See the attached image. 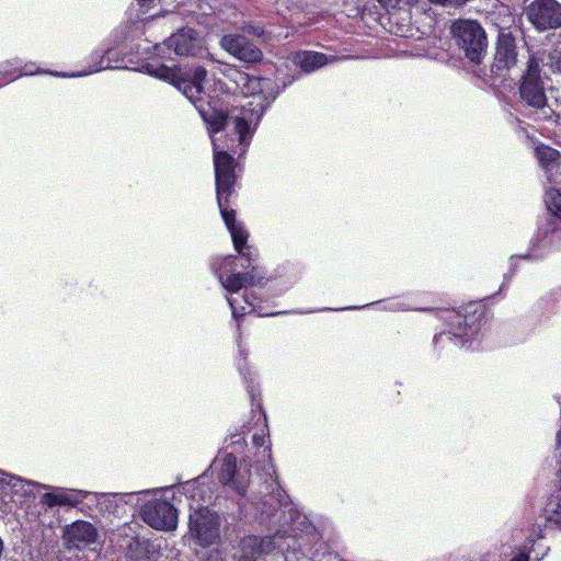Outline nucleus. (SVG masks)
Wrapping results in <instances>:
<instances>
[{"label": "nucleus", "instance_id": "nucleus-7", "mask_svg": "<svg viewBox=\"0 0 561 561\" xmlns=\"http://www.w3.org/2000/svg\"><path fill=\"white\" fill-rule=\"evenodd\" d=\"M185 537L194 545L208 548L220 539V518L207 507H199L188 517V531Z\"/></svg>", "mask_w": 561, "mask_h": 561}, {"label": "nucleus", "instance_id": "nucleus-30", "mask_svg": "<svg viewBox=\"0 0 561 561\" xmlns=\"http://www.w3.org/2000/svg\"><path fill=\"white\" fill-rule=\"evenodd\" d=\"M141 15H146L150 9L157 5V0H137Z\"/></svg>", "mask_w": 561, "mask_h": 561}, {"label": "nucleus", "instance_id": "nucleus-19", "mask_svg": "<svg viewBox=\"0 0 561 561\" xmlns=\"http://www.w3.org/2000/svg\"><path fill=\"white\" fill-rule=\"evenodd\" d=\"M243 298H244V301L245 304L248 305L249 307V311L245 310V307H241V309L239 310L236 306H234V301L231 300V299H228V302H229V306L232 310V317L234 318V320L237 321L238 323V328H240V320L247 314V313H251V312H254L256 311V309L260 307L259 306V301H257V298L255 296V291L254 289H245V293L243 295Z\"/></svg>", "mask_w": 561, "mask_h": 561}, {"label": "nucleus", "instance_id": "nucleus-24", "mask_svg": "<svg viewBox=\"0 0 561 561\" xmlns=\"http://www.w3.org/2000/svg\"><path fill=\"white\" fill-rule=\"evenodd\" d=\"M536 157L539 160V162L543 165H550L558 161L560 157V152L546 145H540L536 147Z\"/></svg>", "mask_w": 561, "mask_h": 561}, {"label": "nucleus", "instance_id": "nucleus-14", "mask_svg": "<svg viewBox=\"0 0 561 561\" xmlns=\"http://www.w3.org/2000/svg\"><path fill=\"white\" fill-rule=\"evenodd\" d=\"M244 273H232L222 278L221 274H218V278L222 283L224 287L230 293H238L243 287H262L265 284V278L259 274L257 267L254 262H251V266L247 268Z\"/></svg>", "mask_w": 561, "mask_h": 561}, {"label": "nucleus", "instance_id": "nucleus-1", "mask_svg": "<svg viewBox=\"0 0 561 561\" xmlns=\"http://www.w3.org/2000/svg\"><path fill=\"white\" fill-rule=\"evenodd\" d=\"M142 69L146 73L169 82L181 91L197 110L210 136L226 128L230 118L229 105L219 95L205 92L203 83L206 80L207 70L204 67H195L191 76L182 72L178 66L169 67L157 61L146 62Z\"/></svg>", "mask_w": 561, "mask_h": 561}, {"label": "nucleus", "instance_id": "nucleus-32", "mask_svg": "<svg viewBox=\"0 0 561 561\" xmlns=\"http://www.w3.org/2000/svg\"><path fill=\"white\" fill-rule=\"evenodd\" d=\"M549 520L561 527V502H559L557 507L552 510Z\"/></svg>", "mask_w": 561, "mask_h": 561}, {"label": "nucleus", "instance_id": "nucleus-10", "mask_svg": "<svg viewBox=\"0 0 561 561\" xmlns=\"http://www.w3.org/2000/svg\"><path fill=\"white\" fill-rule=\"evenodd\" d=\"M526 15L538 32L561 27V3L557 0H534L527 7Z\"/></svg>", "mask_w": 561, "mask_h": 561}, {"label": "nucleus", "instance_id": "nucleus-27", "mask_svg": "<svg viewBox=\"0 0 561 561\" xmlns=\"http://www.w3.org/2000/svg\"><path fill=\"white\" fill-rule=\"evenodd\" d=\"M377 1L381 4V7H383L387 10L400 8L401 4L411 5L414 2H416V0H377Z\"/></svg>", "mask_w": 561, "mask_h": 561}, {"label": "nucleus", "instance_id": "nucleus-13", "mask_svg": "<svg viewBox=\"0 0 561 561\" xmlns=\"http://www.w3.org/2000/svg\"><path fill=\"white\" fill-rule=\"evenodd\" d=\"M99 533L95 526L87 520H76L66 526L64 540L68 548L83 549L98 539Z\"/></svg>", "mask_w": 561, "mask_h": 561}, {"label": "nucleus", "instance_id": "nucleus-12", "mask_svg": "<svg viewBox=\"0 0 561 561\" xmlns=\"http://www.w3.org/2000/svg\"><path fill=\"white\" fill-rule=\"evenodd\" d=\"M221 47L231 56L245 64H257L263 51L243 34H227L220 39Z\"/></svg>", "mask_w": 561, "mask_h": 561}, {"label": "nucleus", "instance_id": "nucleus-22", "mask_svg": "<svg viewBox=\"0 0 561 561\" xmlns=\"http://www.w3.org/2000/svg\"><path fill=\"white\" fill-rule=\"evenodd\" d=\"M233 130L234 135L238 136L239 146H249L252 137L249 122L243 117H234Z\"/></svg>", "mask_w": 561, "mask_h": 561}, {"label": "nucleus", "instance_id": "nucleus-33", "mask_svg": "<svg viewBox=\"0 0 561 561\" xmlns=\"http://www.w3.org/2000/svg\"><path fill=\"white\" fill-rule=\"evenodd\" d=\"M252 442L256 447L264 446L266 442V434L264 432H262L261 434H254L252 437Z\"/></svg>", "mask_w": 561, "mask_h": 561}, {"label": "nucleus", "instance_id": "nucleus-34", "mask_svg": "<svg viewBox=\"0 0 561 561\" xmlns=\"http://www.w3.org/2000/svg\"><path fill=\"white\" fill-rule=\"evenodd\" d=\"M236 261H237V256H233V255H228L226 256L221 264H220V267H230V268H233L236 266Z\"/></svg>", "mask_w": 561, "mask_h": 561}, {"label": "nucleus", "instance_id": "nucleus-26", "mask_svg": "<svg viewBox=\"0 0 561 561\" xmlns=\"http://www.w3.org/2000/svg\"><path fill=\"white\" fill-rule=\"evenodd\" d=\"M19 68L23 76H34L39 73H45L46 71L42 70L41 67H38L33 61H26L23 62L21 59H19Z\"/></svg>", "mask_w": 561, "mask_h": 561}, {"label": "nucleus", "instance_id": "nucleus-23", "mask_svg": "<svg viewBox=\"0 0 561 561\" xmlns=\"http://www.w3.org/2000/svg\"><path fill=\"white\" fill-rule=\"evenodd\" d=\"M541 64H545L552 73L561 75V49L553 48L548 51H542Z\"/></svg>", "mask_w": 561, "mask_h": 561}, {"label": "nucleus", "instance_id": "nucleus-21", "mask_svg": "<svg viewBox=\"0 0 561 561\" xmlns=\"http://www.w3.org/2000/svg\"><path fill=\"white\" fill-rule=\"evenodd\" d=\"M22 77L19 68V59H8L0 62V87L5 85Z\"/></svg>", "mask_w": 561, "mask_h": 561}, {"label": "nucleus", "instance_id": "nucleus-9", "mask_svg": "<svg viewBox=\"0 0 561 561\" xmlns=\"http://www.w3.org/2000/svg\"><path fill=\"white\" fill-rule=\"evenodd\" d=\"M164 45L180 57L204 58L209 53L205 39L192 27H182L164 41Z\"/></svg>", "mask_w": 561, "mask_h": 561}, {"label": "nucleus", "instance_id": "nucleus-4", "mask_svg": "<svg viewBox=\"0 0 561 561\" xmlns=\"http://www.w3.org/2000/svg\"><path fill=\"white\" fill-rule=\"evenodd\" d=\"M439 318L449 330L434 335L435 346L444 340L451 341L453 336L473 337L486 323L489 309L483 301H469L459 309H442Z\"/></svg>", "mask_w": 561, "mask_h": 561}, {"label": "nucleus", "instance_id": "nucleus-31", "mask_svg": "<svg viewBox=\"0 0 561 561\" xmlns=\"http://www.w3.org/2000/svg\"><path fill=\"white\" fill-rule=\"evenodd\" d=\"M201 561H226L218 549L209 551Z\"/></svg>", "mask_w": 561, "mask_h": 561}, {"label": "nucleus", "instance_id": "nucleus-3", "mask_svg": "<svg viewBox=\"0 0 561 561\" xmlns=\"http://www.w3.org/2000/svg\"><path fill=\"white\" fill-rule=\"evenodd\" d=\"M304 553L298 539L286 531L273 535H245L233 547V561H300Z\"/></svg>", "mask_w": 561, "mask_h": 561}, {"label": "nucleus", "instance_id": "nucleus-8", "mask_svg": "<svg viewBox=\"0 0 561 561\" xmlns=\"http://www.w3.org/2000/svg\"><path fill=\"white\" fill-rule=\"evenodd\" d=\"M517 37L510 27H500L494 42V53L490 65L491 73L496 78H506L518 64Z\"/></svg>", "mask_w": 561, "mask_h": 561}, {"label": "nucleus", "instance_id": "nucleus-18", "mask_svg": "<svg viewBox=\"0 0 561 561\" xmlns=\"http://www.w3.org/2000/svg\"><path fill=\"white\" fill-rule=\"evenodd\" d=\"M237 457L232 454H227L222 459L220 470L218 472V480L224 485H229L236 490L240 495H245L247 486L236 481L237 474Z\"/></svg>", "mask_w": 561, "mask_h": 561}, {"label": "nucleus", "instance_id": "nucleus-37", "mask_svg": "<svg viewBox=\"0 0 561 561\" xmlns=\"http://www.w3.org/2000/svg\"><path fill=\"white\" fill-rule=\"evenodd\" d=\"M55 75H56V76H59V77H66V75H65V73H57V72H56Z\"/></svg>", "mask_w": 561, "mask_h": 561}, {"label": "nucleus", "instance_id": "nucleus-11", "mask_svg": "<svg viewBox=\"0 0 561 561\" xmlns=\"http://www.w3.org/2000/svg\"><path fill=\"white\" fill-rule=\"evenodd\" d=\"M146 524L158 530H172L178 525V512L174 505L165 500H153L141 510Z\"/></svg>", "mask_w": 561, "mask_h": 561}, {"label": "nucleus", "instance_id": "nucleus-15", "mask_svg": "<svg viewBox=\"0 0 561 561\" xmlns=\"http://www.w3.org/2000/svg\"><path fill=\"white\" fill-rule=\"evenodd\" d=\"M126 556L131 561H158L161 556L160 545L144 537H133L126 548Z\"/></svg>", "mask_w": 561, "mask_h": 561}, {"label": "nucleus", "instance_id": "nucleus-6", "mask_svg": "<svg viewBox=\"0 0 561 561\" xmlns=\"http://www.w3.org/2000/svg\"><path fill=\"white\" fill-rule=\"evenodd\" d=\"M450 34L470 64L477 66L482 64L486 55L488 36L477 20H455L450 25Z\"/></svg>", "mask_w": 561, "mask_h": 561}, {"label": "nucleus", "instance_id": "nucleus-36", "mask_svg": "<svg viewBox=\"0 0 561 561\" xmlns=\"http://www.w3.org/2000/svg\"><path fill=\"white\" fill-rule=\"evenodd\" d=\"M213 268H214V272L217 274L218 273V268L215 266V264L213 265Z\"/></svg>", "mask_w": 561, "mask_h": 561}, {"label": "nucleus", "instance_id": "nucleus-35", "mask_svg": "<svg viewBox=\"0 0 561 561\" xmlns=\"http://www.w3.org/2000/svg\"><path fill=\"white\" fill-rule=\"evenodd\" d=\"M511 561H529V554L524 551H520L514 554Z\"/></svg>", "mask_w": 561, "mask_h": 561}, {"label": "nucleus", "instance_id": "nucleus-2", "mask_svg": "<svg viewBox=\"0 0 561 561\" xmlns=\"http://www.w3.org/2000/svg\"><path fill=\"white\" fill-rule=\"evenodd\" d=\"M214 151V173H215V188L216 202L220 211V216L231 234L234 250L240 254L241 259L247 261V264H241V267L249 268L251 262H255L257 254L252 251L248 244L249 232L241 225L236 221L234 199L238 197L239 173L241 168L227 149H219L215 140L211 141Z\"/></svg>", "mask_w": 561, "mask_h": 561}, {"label": "nucleus", "instance_id": "nucleus-17", "mask_svg": "<svg viewBox=\"0 0 561 561\" xmlns=\"http://www.w3.org/2000/svg\"><path fill=\"white\" fill-rule=\"evenodd\" d=\"M116 56L117 51L114 48L93 51L89 57L92 64L88 66V69L81 71L79 76H88L105 69L118 68V59L116 58Z\"/></svg>", "mask_w": 561, "mask_h": 561}, {"label": "nucleus", "instance_id": "nucleus-25", "mask_svg": "<svg viewBox=\"0 0 561 561\" xmlns=\"http://www.w3.org/2000/svg\"><path fill=\"white\" fill-rule=\"evenodd\" d=\"M244 31L245 33H248L249 35H252L254 37H257V38H262L264 41L266 39H270L271 38V33L267 32L263 25H259V24H248L244 26Z\"/></svg>", "mask_w": 561, "mask_h": 561}, {"label": "nucleus", "instance_id": "nucleus-29", "mask_svg": "<svg viewBox=\"0 0 561 561\" xmlns=\"http://www.w3.org/2000/svg\"><path fill=\"white\" fill-rule=\"evenodd\" d=\"M549 208L554 213L557 217L561 219V194L558 193L551 198Z\"/></svg>", "mask_w": 561, "mask_h": 561}, {"label": "nucleus", "instance_id": "nucleus-38", "mask_svg": "<svg viewBox=\"0 0 561 561\" xmlns=\"http://www.w3.org/2000/svg\"><path fill=\"white\" fill-rule=\"evenodd\" d=\"M159 14H151L148 18L153 19L154 16H158Z\"/></svg>", "mask_w": 561, "mask_h": 561}, {"label": "nucleus", "instance_id": "nucleus-28", "mask_svg": "<svg viewBox=\"0 0 561 561\" xmlns=\"http://www.w3.org/2000/svg\"><path fill=\"white\" fill-rule=\"evenodd\" d=\"M248 391H249V394L251 398L252 407L253 408L256 407L262 412L263 419H264V426L267 427V417H266V414L263 412V408L260 403V393H256V391L253 387H250V389Z\"/></svg>", "mask_w": 561, "mask_h": 561}, {"label": "nucleus", "instance_id": "nucleus-16", "mask_svg": "<svg viewBox=\"0 0 561 561\" xmlns=\"http://www.w3.org/2000/svg\"><path fill=\"white\" fill-rule=\"evenodd\" d=\"M90 493L77 489H61L58 492H47L43 494L42 503L48 507L70 506L76 507L82 503Z\"/></svg>", "mask_w": 561, "mask_h": 561}, {"label": "nucleus", "instance_id": "nucleus-39", "mask_svg": "<svg viewBox=\"0 0 561 561\" xmlns=\"http://www.w3.org/2000/svg\"><path fill=\"white\" fill-rule=\"evenodd\" d=\"M154 49H156V50H159V49H160V46H159V45H156V46H154Z\"/></svg>", "mask_w": 561, "mask_h": 561}, {"label": "nucleus", "instance_id": "nucleus-20", "mask_svg": "<svg viewBox=\"0 0 561 561\" xmlns=\"http://www.w3.org/2000/svg\"><path fill=\"white\" fill-rule=\"evenodd\" d=\"M297 62L307 72H311L316 69L323 67L327 62V56L322 53L317 51H304L298 55Z\"/></svg>", "mask_w": 561, "mask_h": 561}, {"label": "nucleus", "instance_id": "nucleus-5", "mask_svg": "<svg viewBox=\"0 0 561 561\" xmlns=\"http://www.w3.org/2000/svg\"><path fill=\"white\" fill-rule=\"evenodd\" d=\"M539 51L529 53L518 79V99L528 107L542 110L545 118L557 122L559 115L548 106V98L546 94V82L542 71Z\"/></svg>", "mask_w": 561, "mask_h": 561}]
</instances>
